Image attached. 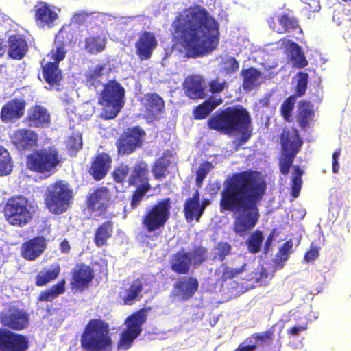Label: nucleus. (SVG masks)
Masks as SVG:
<instances>
[{
    "mask_svg": "<svg viewBox=\"0 0 351 351\" xmlns=\"http://www.w3.org/2000/svg\"><path fill=\"white\" fill-rule=\"evenodd\" d=\"M222 72L226 75L236 73L239 69V62L234 57H228L221 62Z\"/></svg>",
    "mask_w": 351,
    "mask_h": 351,
    "instance_id": "bf43d9fd",
    "label": "nucleus"
},
{
    "mask_svg": "<svg viewBox=\"0 0 351 351\" xmlns=\"http://www.w3.org/2000/svg\"><path fill=\"white\" fill-rule=\"evenodd\" d=\"M222 99H213L211 97L197 105L193 110V117L196 120H202L207 118L210 114L221 104Z\"/></svg>",
    "mask_w": 351,
    "mask_h": 351,
    "instance_id": "a19ab883",
    "label": "nucleus"
},
{
    "mask_svg": "<svg viewBox=\"0 0 351 351\" xmlns=\"http://www.w3.org/2000/svg\"><path fill=\"white\" fill-rule=\"evenodd\" d=\"M240 74L243 78V88L247 90H252L254 88L261 75V73L254 67L242 69Z\"/></svg>",
    "mask_w": 351,
    "mask_h": 351,
    "instance_id": "c03bdc74",
    "label": "nucleus"
},
{
    "mask_svg": "<svg viewBox=\"0 0 351 351\" xmlns=\"http://www.w3.org/2000/svg\"><path fill=\"white\" fill-rule=\"evenodd\" d=\"M296 101L295 96L290 95L282 104L280 112L284 120L291 123L293 121V111Z\"/></svg>",
    "mask_w": 351,
    "mask_h": 351,
    "instance_id": "3c124183",
    "label": "nucleus"
},
{
    "mask_svg": "<svg viewBox=\"0 0 351 351\" xmlns=\"http://www.w3.org/2000/svg\"><path fill=\"white\" fill-rule=\"evenodd\" d=\"M185 95L191 99H203L206 97L204 78L200 75H188L182 84Z\"/></svg>",
    "mask_w": 351,
    "mask_h": 351,
    "instance_id": "f3484780",
    "label": "nucleus"
},
{
    "mask_svg": "<svg viewBox=\"0 0 351 351\" xmlns=\"http://www.w3.org/2000/svg\"><path fill=\"white\" fill-rule=\"evenodd\" d=\"M60 272V266L54 263L48 267H44L38 272L34 278V284L37 287H43L55 280Z\"/></svg>",
    "mask_w": 351,
    "mask_h": 351,
    "instance_id": "72a5a7b5",
    "label": "nucleus"
},
{
    "mask_svg": "<svg viewBox=\"0 0 351 351\" xmlns=\"http://www.w3.org/2000/svg\"><path fill=\"white\" fill-rule=\"evenodd\" d=\"M308 329V323H304L302 325H295L287 330V334L291 337H296L300 335L301 332Z\"/></svg>",
    "mask_w": 351,
    "mask_h": 351,
    "instance_id": "338daca9",
    "label": "nucleus"
},
{
    "mask_svg": "<svg viewBox=\"0 0 351 351\" xmlns=\"http://www.w3.org/2000/svg\"><path fill=\"white\" fill-rule=\"evenodd\" d=\"M264 237L263 232L256 230L248 237L246 244L248 251L252 254H256L261 250Z\"/></svg>",
    "mask_w": 351,
    "mask_h": 351,
    "instance_id": "49530a36",
    "label": "nucleus"
},
{
    "mask_svg": "<svg viewBox=\"0 0 351 351\" xmlns=\"http://www.w3.org/2000/svg\"><path fill=\"white\" fill-rule=\"evenodd\" d=\"M47 240L43 236H36L23 242L21 246V256L26 261H34L45 251Z\"/></svg>",
    "mask_w": 351,
    "mask_h": 351,
    "instance_id": "4468645a",
    "label": "nucleus"
},
{
    "mask_svg": "<svg viewBox=\"0 0 351 351\" xmlns=\"http://www.w3.org/2000/svg\"><path fill=\"white\" fill-rule=\"evenodd\" d=\"M156 46L157 40L154 34L151 32H143L139 34L135 43L136 53L140 60H148L151 58Z\"/></svg>",
    "mask_w": 351,
    "mask_h": 351,
    "instance_id": "412c9836",
    "label": "nucleus"
},
{
    "mask_svg": "<svg viewBox=\"0 0 351 351\" xmlns=\"http://www.w3.org/2000/svg\"><path fill=\"white\" fill-rule=\"evenodd\" d=\"M144 288V284L141 279H135L130 287L125 290V295L122 297L124 304L131 305L136 300H139L140 295Z\"/></svg>",
    "mask_w": 351,
    "mask_h": 351,
    "instance_id": "79ce46f5",
    "label": "nucleus"
},
{
    "mask_svg": "<svg viewBox=\"0 0 351 351\" xmlns=\"http://www.w3.org/2000/svg\"><path fill=\"white\" fill-rule=\"evenodd\" d=\"M304 4V10L308 12H315L319 9L318 0H301Z\"/></svg>",
    "mask_w": 351,
    "mask_h": 351,
    "instance_id": "69168bd1",
    "label": "nucleus"
},
{
    "mask_svg": "<svg viewBox=\"0 0 351 351\" xmlns=\"http://www.w3.org/2000/svg\"><path fill=\"white\" fill-rule=\"evenodd\" d=\"M12 170L10 154L5 147L0 145V176L8 175Z\"/></svg>",
    "mask_w": 351,
    "mask_h": 351,
    "instance_id": "8fccbe9b",
    "label": "nucleus"
},
{
    "mask_svg": "<svg viewBox=\"0 0 351 351\" xmlns=\"http://www.w3.org/2000/svg\"><path fill=\"white\" fill-rule=\"evenodd\" d=\"M209 129L220 134L232 136L240 134L239 145L246 143L252 134V119L242 105L228 106L215 112L207 121Z\"/></svg>",
    "mask_w": 351,
    "mask_h": 351,
    "instance_id": "7ed1b4c3",
    "label": "nucleus"
},
{
    "mask_svg": "<svg viewBox=\"0 0 351 351\" xmlns=\"http://www.w3.org/2000/svg\"><path fill=\"white\" fill-rule=\"evenodd\" d=\"M112 162V158L108 153L101 152L93 158L88 173L95 180H101L107 175Z\"/></svg>",
    "mask_w": 351,
    "mask_h": 351,
    "instance_id": "5701e85b",
    "label": "nucleus"
},
{
    "mask_svg": "<svg viewBox=\"0 0 351 351\" xmlns=\"http://www.w3.org/2000/svg\"><path fill=\"white\" fill-rule=\"evenodd\" d=\"M191 264L194 267L202 265L208 259V250L206 247L199 245L189 252Z\"/></svg>",
    "mask_w": 351,
    "mask_h": 351,
    "instance_id": "09e8293b",
    "label": "nucleus"
},
{
    "mask_svg": "<svg viewBox=\"0 0 351 351\" xmlns=\"http://www.w3.org/2000/svg\"><path fill=\"white\" fill-rule=\"evenodd\" d=\"M130 170V169L128 165L121 164L113 171L112 176L114 180L117 183L123 184L125 182Z\"/></svg>",
    "mask_w": 351,
    "mask_h": 351,
    "instance_id": "052dcab7",
    "label": "nucleus"
},
{
    "mask_svg": "<svg viewBox=\"0 0 351 351\" xmlns=\"http://www.w3.org/2000/svg\"><path fill=\"white\" fill-rule=\"evenodd\" d=\"M292 247L293 241L291 240L287 241L282 245L276 255L275 262L276 265H280L281 267L284 265V263L289 258Z\"/></svg>",
    "mask_w": 351,
    "mask_h": 351,
    "instance_id": "864d4df0",
    "label": "nucleus"
},
{
    "mask_svg": "<svg viewBox=\"0 0 351 351\" xmlns=\"http://www.w3.org/2000/svg\"><path fill=\"white\" fill-rule=\"evenodd\" d=\"M304 174V171L300 166L295 165L293 167V175L291 182V195L293 198L299 197L300 191L302 186V177Z\"/></svg>",
    "mask_w": 351,
    "mask_h": 351,
    "instance_id": "a18cd8bd",
    "label": "nucleus"
},
{
    "mask_svg": "<svg viewBox=\"0 0 351 351\" xmlns=\"http://www.w3.org/2000/svg\"><path fill=\"white\" fill-rule=\"evenodd\" d=\"M80 343L84 351H112L109 324L101 319H90L82 333Z\"/></svg>",
    "mask_w": 351,
    "mask_h": 351,
    "instance_id": "20e7f679",
    "label": "nucleus"
},
{
    "mask_svg": "<svg viewBox=\"0 0 351 351\" xmlns=\"http://www.w3.org/2000/svg\"><path fill=\"white\" fill-rule=\"evenodd\" d=\"M29 347L27 337L0 328V351H27Z\"/></svg>",
    "mask_w": 351,
    "mask_h": 351,
    "instance_id": "ddd939ff",
    "label": "nucleus"
},
{
    "mask_svg": "<svg viewBox=\"0 0 351 351\" xmlns=\"http://www.w3.org/2000/svg\"><path fill=\"white\" fill-rule=\"evenodd\" d=\"M282 153H291L297 155L301 149L303 141L298 130L293 127L283 128L280 135Z\"/></svg>",
    "mask_w": 351,
    "mask_h": 351,
    "instance_id": "dca6fc26",
    "label": "nucleus"
},
{
    "mask_svg": "<svg viewBox=\"0 0 351 351\" xmlns=\"http://www.w3.org/2000/svg\"><path fill=\"white\" fill-rule=\"evenodd\" d=\"M232 245L228 242H219L216 247V254L215 258H218L221 262H223L226 257L230 254Z\"/></svg>",
    "mask_w": 351,
    "mask_h": 351,
    "instance_id": "680f3d73",
    "label": "nucleus"
},
{
    "mask_svg": "<svg viewBox=\"0 0 351 351\" xmlns=\"http://www.w3.org/2000/svg\"><path fill=\"white\" fill-rule=\"evenodd\" d=\"M66 280L62 279L51 287L41 291L36 299V304L39 302H51L63 294L66 290Z\"/></svg>",
    "mask_w": 351,
    "mask_h": 351,
    "instance_id": "e433bc0d",
    "label": "nucleus"
},
{
    "mask_svg": "<svg viewBox=\"0 0 351 351\" xmlns=\"http://www.w3.org/2000/svg\"><path fill=\"white\" fill-rule=\"evenodd\" d=\"M61 162L58 150L54 147H49L34 150L28 154L26 165L31 171L49 177L56 172Z\"/></svg>",
    "mask_w": 351,
    "mask_h": 351,
    "instance_id": "0eeeda50",
    "label": "nucleus"
},
{
    "mask_svg": "<svg viewBox=\"0 0 351 351\" xmlns=\"http://www.w3.org/2000/svg\"><path fill=\"white\" fill-rule=\"evenodd\" d=\"M247 263L244 261H239V266L235 268L231 267L227 263H223L219 268L216 270L219 280L221 282H226L232 280L243 274L246 269Z\"/></svg>",
    "mask_w": 351,
    "mask_h": 351,
    "instance_id": "ea45409f",
    "label": "nucleus"
},
{
    "mask_svg": "<svg viewBox=\"0 0 351 351\" xmlns=\"http://www.w3.org/2000/svg\"><path fill=\"white\" fill-rule=\"evenodd\" d=\"M269 27L278 34H302L299 19L292 10L287 9L280 13H275L267 19Z\"/></svg>",
    "mask_w": 351,
    "mask_h": 351,
    "instance_id": "9d476101",
    "label": "nucleus"
},
{
    "mask_svg": "<svg viewBox=\"0 0 351 351\" xmlns=\"http://www.w3.org/2000/svg\"><path fill=\"white\" fill-rule=\"evenodd\" d=\"M84 50L87 53L96 55L105 50L107 39L100 34L90 35L84 38Z\"/></svg>",
    "mask_w": 351,
    "mask_h": 351,
    "instance_id": "4c0bfd02",
    "label": "nucleus"
},
{
    "mask_svg": "<svg viewBox=\"0 0 351 351\" xmlns=\"http://www.w3.org/2000/svg\"><path fill=\"white\" fill-rule=\"evenodd\" d=\"M142 102L145 108V117L152 121L158 119L165 110V102L156 93L145 94Z\"/></svg>",
    "mask_w": 351,
    "mask_h": 351,
    "instance_id": "4be33fe9",
    "label": "nucleus"
},
{
    "mask_svg": "<svg viewBox=\"0 0 351 351\" xmlns=\"http://www.w3.org/2000/svg\"><path fill=\"white\" fill-rule=\"evenodd\" d=\"M319 256V250L317 247H311L307 251L304 256L306 262H311L317 259Z\"/></svg>",
    "mask_w": 351,
    "mask_h": 351,
    "instance_id": "774afa93",
    "label": "nucleus"
},
{
    "mask_svg": "<svg viewBox=\"0 0 351 351\" xmlns=\"http://www.w3.org/2000/svg\"><path fill=\"white\" fill-rule=\"evenodd\" d=\"M1 324L14 330H21L27 326L28 315L23 310L10 309L0 315Z\"/></svg>",
    "mask_w": 351,
    "mask_h": 351,
    "instance_id": "aec40b11",
    "label": "nucleus"
},
{
    "mask_svg": "<svg viewBox=\"0 0 351 351\" xmlns=\"http://www.w3.org/2000/svg\"><path fill=\"white\" fill-rule=\"evenodd\" d=\"M149 169L145 162L141 161L134 165L128 179L130 186H138L149 182Z\"/></svg>",
    "mask_w": 351,
    "mask_h": 351,
    "instance_id": "58836bf2",
    "label": "nucleus"
},
{
    "mask_svg": "<svg viewBox=\"0 0 351 351\" xmlns=\"http://www.w3.org/2000/svg\"><path fill=\"white\" fill-rule=\"evenodd\" d=\"M281 41L288 51L290 60L292 62L294 67L302 69L308 66V61L307 60L301 46L285 38L281 39Z\"/></svg>",
    "mask_w": 351,
    "mask_h": 351,
    "instance_id": "cd10ccee",
    "label": "nucleus"
},
{
    "mask_svg": "<svg viewBox=\"0 0 351 351\" xmlns=\"http://www.w3.org/2000/svg\"><path fill=\"white\" fill-rule=\"evenodd\" d=\"M171 27L173 34L185 49L188 58L202 57L219 45V23L199 4H194L178 12Z\"/></svg>",
    "mask_w": 351,
    "mask_h": 351,
    "instance_id": "f03ea898",
    "label": "nucleus"
},
{
    "mask_svg": "<svg viewBox=\"0 0 351 351\" xmlns=\"http://www.w3.org/2000/svg\"><path fill=\"white\" fill-rule=\"evenodd\" d=\"M105 67V64L97 65L93 69L89 70L86 75V82L95 87L98 86Z\"/></svg>",
    "mask_w": 351,
    "mask_h": 351,
    "instance_id": "603ef678",
    "label": "nucleus"
},
{
    "mask_svg": "<svg viewBox=\"0 0 351 351\" xmlns=\"http://www.w3.org/2000/svg\"><path fill=\"white\" fill-rule=\"evenodd\" d=\"M127 322V327L122 332L117 343V348L121 350H128L134 339L141 334V326L145 322V315L144 313H136L130 316Z\"/></svg>",
    "mask_w": 351,
    "mask_h": 351,
    "instance_id": "f8f14e48",
    "label": "nucleus"
},
{
    "mask_svg": "<svg viewBox=\"0 0 351 351\" xmlns=\"http://www.w3.org/2000/svg\"><path fill=\"white\" fill-rule=\"evenodd\" d=\"M209 91L213 94L221 93L228 88L226 80H220L219 77H216L210 80L208 83Z\"/></svg>",
    "mask_w": 351,
    "mask_h": 351,
    "instance_id": "e2e57ef3",
    "label": "nucleus"
},
{
    "mask_svg": "<svg viewBox=\"0 0 351 351\" xmlns=\"http://www.w3.org/2000/svg\"><path fill=\"white\" fill-rule=\"evenodd\" d=\"M114 225L111 220H107L98 226L95 229L93 237L95 245L101 247L108 245V240L112 237Z\"/></svg>",
    "mask_w": 351,
    "mask_h": 351,
    "instance_id": "c9c22d12",
    "label": "nucleus"
},
{
    "mask_svg": "<svg viewBox=\"0 0 351 351\" xmlns=\"http://www.w3.org/2000/svg\"><path fill=\"white\" fill-rule=\"evenodd\" d=\"M274 336V329H268L264 332H255L249 336L245 341L247 345L241 343L234 351H255L258 346L270 343L273 341Z\"/></svg>",
    "mask_w": 351,
    "mask_h": 351,
    "instance_id": "bb28decb",
    "label": "nucleus"
},
{
    "mask_svg": "<svg viewBox=\"0 0 351 351\" xmlns=\"http://www.w3.org/2000/svg\"><path fill=\"white\" fill-rule=\"evenodd\" d=\"M298 80L297 84L295 88V93L292 96H295L296 97H301L305 95L308 80V74L304 72H299L298 74Z\"/></svg>",
    "mask_w": 351,
    "mask_h": 351,
    "instance_id": "4d7b16f0",
    "label": "nucleus"
},
{
    "mask_svg": "<svg viewBox=\"0 0 351 351\" xmlns=\"http://www.w3.org/2000/svg\"><path fill=\"white\" fill-rule=\"evenodd\" d=\"M151 189L152 186L149 183L138 185L130 199V209L136 210L140 206L146 193Z\"/></svg>",
    "mask_w": 351,
    "mask_h": 351,
    "instance_id": "37998d69",
    "label": "nucleus"
},
{
    "mask_svg": "<svg viewBox=\"0 0 351 351\" xmlns=\"http://www.w3.org/2000/svg\"><path fill=\"white\" fill-rule=\"evenodd\" d=\"M145 132L139 126H134L124 132L116 142L119 155H129L141 147Z\"/></svg>",
    "mask_w": 351,
    "mask_h": 351,
    "instance_id": "9b49d317",
    "label": "nucleus"
},
{
    "mask_svg": "<svg viewBox=\"0 0 351 351\" xmlns=\"http://www.w3.org/2000/svg\"><path fill=\"white\" fill-rule=\"evenodd\" d=\"M176 295L180 296L182 300H188L191 298L199 287L197 280L192 276L179 279L174 284Z\"/></svg>",
    "mask_w": 351,
    "mask_h": 351,
    "instance_id": "c85d7f7f",
    "label": "nucleus"
},
{
    "mask_svg": "<svg viewBox=\"0 0 351 351\" xmlns=\"http://www.w3.org/2000/svg\"><path fill=\"white\" fill-rule=\"evenodd\" d=\"M26 103L24 100L13 99L3 106L0 112V117L3 122H8L19 119L25 113Z\"/></svg>",
    "mask_w": 351,
    "mask_h": 351,
    "instance_id": "a878e982",
    "label": "nucleus"
},
{
    "mask_svg": "<svg viewBox=\"0 0 351 351\" xmlns=\"http://www.w3.org/2000/svg\"><path fill=\"white\" fill-rule=\"evenodd\" d=\"M36 25L41 28H51L58 19V14L51 6L43 1H38L34 8Z\"/></svg>",
    "mask_w": 351,
    "mask_h": 351,
    "instance_id": "a211bd4d",
    "label": "nucleus"
},
{
    "mask_svg": "<svg viewBox=\"0 0 351 351\" xmlns=\"http://www.w3.org/2000/svg\"><path fill=\"white\" fill-rule=\"evenodd\" d=\"M189 257V252L181 248L173 254L170 260L171 269L178 274H187L189 273L191 266Z\"/></svg>",
    "mask_w": 351,
    "mask_h": 351,
    "instance_id": "2f4dec72",
    "label": "nucleus"
},
{
    "mask_svg": "<svg viewBox=\"0 0 351 351\" xmlns=\"http://www.w3.org/2000/svg\"><path fill=\"white\" fill-rule=\"evenodd\" d=\"M170 165V161L165 159V154L159 158L152 167V173L156 180H161L167 176V169Z\"/></svg>",
    "mask_w": 351,
    "mask_h": 351,
    "instance_id": "de8ad7c7",
    "label": "nucleus"
},
{
    "mask_svg": "<svg viewBox=\"0 0 351 351\" xmlns=\"http://www.w3.org/2000/svg\"><path fill=\"white\" fill-rule=\"evenodd\" d=\"M57 43L46 56L49 60H53L51 63H57L59 65V63L65 58L67 51L63 44Z\"/></svg>",
    "mask_w": 351,
    "mask_h": 351,
    "instance_id": "5fc2aeb1",
    "label": "nucleus"
},
{
    "mask_svg": "<svg viewBox=\"0 0 351 351\" xmlns=\"http://www.w3.org/2000/svg\"><path fill=\"white\" fill-rule=\"evenodd\" d=\"M11 142L19 150H27L36 145L37 134L29 129H18L10 136Z\"/></svg>",
    "mask_w": 351,
    "mask_h": 351,
    "instance_id": "393cba45",
    "label": "nucleus"
},
{
    "mask_svg": "<svg viewBox=\"0 0 351 351\" xmlns=\"http://www.w3.org/2000/svg\"><path fill=\"white\" fill-rule=\"evenodd\" d=\"M124 96V88L115 80H109L98 98V103L104 107L101 117L105 119L115 118L123 106Z\"/></svg>",
    "mask_w": 351,
    "mask_h": 351,
    "instance_id": "6e6552de",
    "label": "nucleus"
},
{
    "mask_svg": "<svg viewBox=\"0 0 351 351\" xmlns=\"http://www.w3.org/2000/svg\"><path fill=\"white\" fill-rule=\"evenodd\" d=\"M199 192L197 189L193 194V196L186 199L184 202L183 213L186 221L187 222H192L193 220H195L197 222H199L203 215L202 213L199 214Z\"/></svg>",
    "mask_w": 351,
    "mask_h": 351,
    "instance_id": "473e14b6",
    "label": "nucleus"
},
{
    "mask_svg": "<svg viewBox=\"0 0 351 351\" xmlns=\"http://www.w3.org/2000/svg\"><path fill=\"white\" fill-rule=\"evenodd\" d=\"M28 50V45L23 36L14 34L9 36L8 40V51L9 56L14 60L22 59Z\"/></svg>",
    "mask_w": 351,
    "mask_h": 351,
    "instance_id": "7c9ffc66",
    "label": "nucleus"
},
{
    "mask_svg": "<svg viewBox=\"0 0 351 351\" xmlns=\"http://www.w3.org/2000/svg\"><path fill=\"white\" fill-rule=\"evenodd\" d=\"M94 276L93 269L89 265L84 263L77 265L71 271V286L73 289L82 291L89 286Z\"/></svg>",
    "mask_w": 351,
    "mask_h": 351,
    "instance_id": "6ab92c4d",
    "label": "nucleus"
},
{
    "mask_svg": "<svg viewBox=\"0 0 351 351\" xmlns=\"http://www.w3.org/2000/svg\"><path fill=\"white\" fill-rule=\"evenodd\" d=\"M43 59L41 62L43 76L45 81L50 86H58L62 79L61 70L57 63H51V61L45 62Z\"/></svg>",
    "mask_w": 351,
    "mask_h": 351,
    "instance_id": "f704fd0d",
    "label": "nucleus"
},
{
    "mask_svg": "<svg viewBox=\"0 0 351 351\" xmlns=\"http://www.w3.org/2000/svg\"><path fill=\"white\" fill-rule=\"evenodd\" d=\"M171 199L169 197L147 206L141 219L143 230L148 234L160 232L171 217Z\"/></svg>",
    "mask_w": 351,
    "mask_h": 351,
    "instance_id": "39448f33",
    "label": "nucleus"
},
{
    "mask_svg": "<svg viewBox=\"0 0 351 351\" xmlns=\"http://www.w3.org/2000/svg\"><path fill=\"white\" fill-rule=\"evenodd\" d=\"M51 121V116L46 108L34 105L30 107L27 111L25 121L27 125L32 128L47 127Z\"/></svg>",
    "mask_w": 351,
    "mask_h": 351,
    "instance_id": "b1692460",
    "label": "nucleus"
},
{
    "mask_svg": "<svg viewBox=\"0 0 351 351\" xmlns=\"http://www.w3.org/2000/svg\"><path fill=\"white\" fill-rule=\"evenodd\" d=\"M267 183L260 173L245 170L226 180L219 202L221 211L233 215L232 230L239 237L247 236L260 219L258 206L265 195Z\"/></svg>",
    "mask_w": 351,
    "mask_h": 351,
    "instance_id": "f257e3e1",
    "label": "nucleus"
},
{
    "mask_svg": "<svg viewBox=\"0 0 351 351\" xmlns=\"http://www.w3.org/2000/svg\"><path fill=\"white\" fill-rule=\"evenodd\" d=\"M73 39V32L69 25H63L56 35L55 42L64 46L71 43Z\"/></svg>",
    "mask_w": 351,
    "mask_h": 351,
    "instance_id": "6e6d98bb",
    "label": "nucleus"
},
{
    "mask_svg": "<svg viewBox=\"0 0 351 351\" xmlns=\"http://www.w3.org/2000/svg\"><path fill=\"white\" fill-rule=\"evenodd\" d=\"M110 202V193L106 187H98L88 195L86 199L88 208L99 215L106 213Z\"/></svg>",
    "mask_w": 351,
    "mask_h": 351,
    "instance_id": "2eb2a0df",
    "label": "nucleus"
},
{
    "mask_svg": "<svg viewBox=\"0 0 351 351\" xmlns=\"http://www.w3.org/2000/svg\"><path fill=\"white\" fill-rule=\"evenodd\" d=\"M73 189L63 180H58L47 189L45 194V204L48 210L60 215L66 212L72 203Z\"/></svg>",
    "mask_w": 351,
    "mask_h": 351,
    "instance_id": "1a4fd4ad",
    "label": "nucleus"
},
{
    "mask_svg": "<svg viewBox=\"0 0 351 351\" xmlns=\"http://www.w3.org/2000/svg\"><path fill=\"white\" fill-rule=\"evenodd\" d=\"M315 110L313 104L306 100H300L298 103L296 121L299 127L306 130L314 121Z\"/></svg>",
    "mask_w": 351,
    "mask_h": 351,
    "instance_id": "c756f323",
    "label": "nucleus"
},
{
    "mask_svg": "<svg viewBox=\"0 0 351 351\" xmlns=\"http://www.w3.org/2000/svg\"><path fill=\"white\" fill-rule=\"evenodd\" d=\"M34 208L31 202L22 195L9 197L3 206V214L6 221L12 226L23 227L34 217Z\"/></svg>",
    "mask_w": 351,
    "mask_h": 351,
    "instance_id": "423d86ee",
    "label": "nucleus"
},
{
    "mask_svg": "<svg viewBox=\"0 0 351 351\" xmlns=\"http://www.w3.org/2000/svg\"><path fill=\"white\" fill-rule=\"evenodd\" d=\"M212 165L209 162L201 164L196 171V183L198 186H201L203 180L206 177L208 173L211 169Z\"/></svg>",
    "mask_w": 351,
    "mask_h": 351,
    "instance_id": "0e129e2a",
    "label": "nucleus"
},
{
    "mask_svg": "<svg viewBox=\"0 0 351 351\" xmlns=\"http://www.w3.org/2000/svg\"><path fill=\"white\" fill-rule=\"evenodd\" d=\"M295 156V154L291 153H282V158L279 161L280 171L282 174L285 176L289 173Z\"/></svg>",
    "mask_w": 351,
    "mask_h": 351,
    "instance_id": "13d9d810",
    "label": "nucleus"
}]
</instances>
